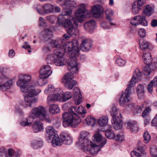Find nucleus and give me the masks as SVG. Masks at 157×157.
<instances>
[{"label":"nucleus","mask_w":157,"mask_h":157,"mask_svg":"<svg viewBox=\"0 0 157 157\" xmlns=\"http://www.w3.org/2000/svg\"><path fill=\"white\" fill-rule=\"evenodd\" d=\"M131 93L132 90L129 88H127L125 92L122 94L119 99V103L121 106H124L127 104L129 100V97Z\"/></svg>","instance_id":"obj_10"},{"label":"nucleus","mask_w":157,"mask_h":157,"mask_svg":"<svg viewBox=\"0 0 157 157\" xmlns=\"http://www.w3.org/2000/svg\"><path fill=\"white\" fill-rule=\"evenodd\" d=\"M6 151L5 148L2 147L0 148V157L6 155Z\"/></svg>","instance_id":"obj_62"},{"label":"nucleus","mask_w":157,"mask_h":157,"mask_svg":"<svg viewBox=\"0 0 157 157\" xmlns=\"http://www.w3.org/2000/svg\"><path fill=\"white\" fill-rule=\"evenodd\" d=\"M60 136L62 141V143L67 145H70L72 143L73 139L70 135L63 132L60 134Z\"/></svg>","instance_id":"obj_15"},{"label":"nucleus","mask_w":157,"mask_h":157,"mask_svg":"<svg viewBox=\"0 0 157 157\" xmlns=\"http://www.w3.org/2000/svg\"><path fill=\"white\" fill-rule=\"evenodd\" d=\"M150 153L151 156L157 155V147L152 146L151 147Z\"/></svg>","instance_id":"obj_50"},{"label":"nucleus","mask_w":157,"mask_h":157,"mask_svg":"<svg viewBox=\"0 0 157 157\" xmlns=\"http://www.w3.org/2000/svg\"><path fill=\"white\" fill-rule=\"evenodd\" d=\"M46 132V140L48 142L49 141V126L45 128Z\"/></svg>","instance_id":"obj_61"},{"label":"nucleus","mask_w":157,"mask_h":157,"mask_svg":"<svg viewBox=\"0 0 157 157\" xmlns=\"http://www.w3.org/2000/svg\"><path fill=\"white\" fill-rule=\"evenodd\" d=\"M139 44L140 48L142 50L151 49V48L150 47L148 42L144 40L142 42L141 41H140Z\"/></svg>","instance_id":"obj_32"},{"label":"nucleus","mask_w":157,"mask_h":157,"mask_svg":"<svg viewBox=\"0 0 157 157\" xmlns=\"http://www.w3.org/2000/svg\"><path fill=\"white\" fill-rule=\"evenodd\" d=\"M15 55V53L13 49L10 50L9 52V56L10 57L12 58Z\"/></svg>","instance_id":"obj_63"},{"label":"nucleus","mask_w":157,"mask_h":157,"mask_svg":"<svg viewBox=\"0 0 157 157\" xmlns=\"http://www.w3.org/2000/svg\"><path fill=\"white\" fill-rule=\"evenodd\" d=\"M36 118L42 121L49 122V114L47 113L46 109L42 106L34 108L31 111Z\"/></svg>","instance_id":"obj_7"},{"label":"nucleus","mask_w":157,"mask_h":157,"mask_svg":"<svg viewBox=\"0 0 157 157\" xmlns=\"http://www.w3.org/2000/svg\"><path fill=\"white\" fill-rule=\"evenodd\" d=\"M50 43L52 47L56 48L54 51V55L50 56L51 62L55 63L56 66H62L66 64L67 59L63 57L65 52H67V54L70 58L69 61L72 58L79 56L78 43L77 40H75L72 42L68 43L66 46L64 44L62 45L52 39H50Z\"/></svg>","instance_id":"obj_1"},{"label":"nucleus","mask_w":157,"mask_h":157,"mask_svg":"<svg viewBox=\"0 0 157 157\" xmlns=\"http://www.w3.org/2000/svg\"><path fill=\"white\" fill-rule=\"evenodd\" d=\"M84 28L85 30L91 33L96 27V22L93 20H91L84 23Z\"/></svg>","instance_id":"obj_16"},{"label":"nucleus","mask_w":157,"mask_h":157,"mask_svg":"<svg viewBox=\"0 0 157 157\" xmlns=\"http://www.w3.org/2000/svg\"><path fill=\"white\" fill-rule=\"evenodd\" d=\"M54 9L56 13L59 12L60 11V9L59 7L55 6L50 4V13L53 12Z\"/></svg>","instance_id":"obj_49"},{"label":"nucleus","mask_w":157,"mask_h":157,"mask_svg":"<svg viewBox=\"0 0 157 157\" xmlns=\"http://www.w3.org/2000/svg\"><path fill=\"white\" fill-rule=\"evenodd\" d=\"M151 25L153 27L157 26V20H152L151 21Z\"/></svg>","instance_id":"obj_64"},{"label":"nucleus","mask_w":157,"mask_h":157,"mask_svg":"<svg viewBox=\"0 0 157 157\" xmlns=\"http://www.w3.org/2000/svg\"><path fill=\"white\" fill-rule=\"evenodd\" d=\"M59 109L57 105L52 104L50 106V113L54 114L59 112Z\"/></svg>","instance_id":"obj_37"},{"label":"nucleus","mask_w":157,"mask_h":157,"mask_svg":"<svg viewBox=\"0 0 157 157\" xmlns=\"http://www.w3.org/2000/svg\"><path fill=\"white\" fill-rule=\"evenodd\" d=\"M77 144L82 147L85 151H86V150L91 147V144L93 143L89 141L87 139H85L76 142Z\"/></svg>","instance_id":"obj_18"},{"label":"nucleus","mask_w":157,"mask_h":157,"mask_svg":"<svg viewBox=\"0 0 157 157\" xmlns=\"http://www.w3.org/2000/svg\"><path fill=\"white\" fill-rule=\"evenodd\" d=\"M72 10L71 8L64 9L61 15L58 17V23L59 18H62L63 19L73 21L75 24L77 25L78 22H83L84 19L88 18L91 15V12L86 9L85 4L83 3L80 4L78 6V8L75 11V17L72 14Z\"/></svg>","instance_id":"obj_3"},{"label":"nucleus","mask_w":157,"mask_h":157,"mask_svg":"<svg viewBox=\"0 0 157 157\" xmlns=\"http://www.w3.org/2000/svg\"><path fill=\"white\" fill-rule=\"evenodd\" d=\"M91 45L92 43L90 40H83L80 46V48L82 51L86 52L90 50Z\"/></svg>","instance_id":"obj_25"},{"label":"nucleus","mask_w":157,"mask_h":157,"mask_svg":"<svg viewBox=\"0 0 157 157\" xmlns=\"http://www.w3.org/2000/svg\"><path fill=\"white\" fill-rule=\"evenodd\" d=\"M138 16H135L130 21L131 24L133 25L136 26L137 25H140L138 22Z\"/></svg>","instance_id":"obj_53"},{"label":"nucleus","mask_w":157,"mask_h":157,"mask_svg":"<svg viewBox=\"0 0 157 157\" xmlns=\"http://www.w3.org/2000/svg\"><path fill=\"white\" fill-rule=\"evenodd\" d=\"M68 112H64L62 114L63 125L65 127H71L74 128L77 127L81 121L79 116L82 114L83 117L86 113V111L81 105L78 107H72L69 109Z\"/></svg>","instance_id":"obj_4"},{"label":"nucleus","mask_w":157,"mask_h":157,"mask_svg":"<svg viewBox=\"0 0 157 157\" xmlns=\"http://www.w3.org/2000/svg\"><path fill=\"white\" fill-rule=\"evenodd\" d=\"M153 10L151 7L149 5H146L145 6L143 12L144 14L149 16L153 13Z\"/></svg>","instance_id":"obj_38"},{"label":"nucleus","mask_w":157,"mask_h":157,"mask_svg":"<svg viewBox=\"0 0 157 157\" xmlns=\"http://www.w3.org/2000/svg\"><path fill=\"white\" fill-rule=\"evenodd\" d=\"M145 0H138L137 2H134L132 8V13L135 15L141 9L142 7L144 4Z\"/></svg>","instance_id":"obj_14"},{"label":"nucleus","mask_w":157,"mask_h":157,"mask_svg":"<svg viewBox=\"0 0 157 157\" xmlns=\"http://www.w3.org/2000/svg\"><path fill=\"white\" fill-rule=\"evenodd\" d=\"M68 65L67 69L71 71L70 73L73 74L78 71L77 57L71 59L68 62Z\"/></svg>","instance_id":"obj_11"},{"label":"nucleus","mask_w":157,"mask_h":157,"mask_svg":"<svg viewBox=\"0 0 157 157\" xmlns=\"http://www.w3.org/2000/svg\"><path fill=\"white\" fill-rule=\"evenodd\" d=\"M43 37L42 40L44 42H46L49 40V29L45 28L43 31Z\"/></svg>","instance_id":"obj_33"},{"label":"nucleus","mask_w":157,"mask_h":157,"mask_svg":"<svg viewBox=\"0 0 157 157\" xmlns=\"http://www.w3.org/2000/svg\"><path fill=\"white\" fill-rule=\"evenodd\" d=\"M56 134H58L55 131L52 127H50V139L53 137V136Z\"/></svg>","instance_id":"obj_59"},{"label":"nucleus","mask_w":157,"mask_h":157,"mask_svg":"<svg viewBox=\"0 0 157 157\" xmlns=\"http://www.w3.org/2000/svg\"><path fill=\"white\" fill-rule=\"evenodd\" d=\"M6 70L4 68L0 67V77L2 79H6L7 77L6 75Z\"/></svg>","instance_id":"obj_47"},{"label":"nucleus","mask_w":157,"mask_h":157,"mask_svg":"<svg viewBox=\"0 0 157 157\" xmlns=\"http://www.w3.org/2000/svg\"><path fill=\"white\" fill-rule=\"evenodd\" d=\"M142 75V73L140 71L139 69H135L134 73L133 78L135 80H138V81L140 79Z\"/></svg>","instance_id":"obj_42"},{"label":"nucleus","mask_w":157,"mask_h":157,"mask_svg":"<svg viewBox=\"0 0 157 157\" xmlns=\"http://www.w3.org/2000/svg\"><path fill=\"white\" fill-rule=\"evenodd\" d=\"M36 118V117L31 112L27 118L25 120L22 121L20 124L22 126H30Z\"/></svg>","instance_id":"obj_17"},{"label":"nucleus","mask_w":157,"mask_h":157,"mask_svg":"<svg viewBox=\"0 0 157 157\" xmlns=\"http://www.w3.org/2000/svg\"><path fill=\"white\" fill-rule=\"evenodd\" d=\"M74 93L73 97L75 99V104L77 105H79L81 102L82 96L80 93L79 88L75 87L74 88Z\"/></svg>","instance_id":"obj_20"},{"label":"nucleus","mask_w":157,"mask_h":157,"mask_svg":"<svg viewBox=\"0 0 157 157\" xmlns=\"http://www.w3.org/2000/svg\"><path fill=\"white\" fill-rule=\"evenodd\" d=\"M63 4H62V7L63 9H73L76 6V3L74 0H65Z\"/></svg>","instance_id":"obj_21"},{"label":"nucleus","mask_w":157,"mask_h":157,"mask_svg":"<svg viewBox=\"0 0 157 157\" xmlns=\"http://www.w3.org/2000/svg\"><path fill=\"white\" fill-rule=\"evenodd\" d=\"M33 129L34 132L37 133L43 130V125L39 120L35 121L33 124Z\"/></svg>","instance_id":"obj_19"},{"label":"nucleus","mask_w":157,"mask_h":157,"mask_svg":"<svg viewBox=\"0 0 157 157\" xmlns=\"http://www.w3.org/2000/svg\"><path fill=\"white\" fill-rule=\"evenodd\" d=\"M52 139L51 142L52 146L55 147L57 146H61L62 144V141L61 138H60L58 134H56L53 136V137L51 138Z\"/></svg>","instance_id":"obj_26"},{"label":"nucleus","mask_w":157,"mask_h":157,"mask_svg":"<svg viewBox=\"0 0 157 157\" xmlns=\"http://www.w3.org/2000/svg\"><path fill=\"white\" fill-rule=\"evenodd\" d=\"M111 113L112 115V120L111 122L113 126L116 130H118L122 127V117L120 110L115 105H113L112 107Z\"/></svg>","instance_id":"obj_6"},{"label":"nucleus","mask_w":157,"mask_h":157,"mask_svg":"<svg viewBox=\"0 0 157 157\" xmlns=\"http://www.w3.org/2000/svg\"><path fill=\"white\" fill-rule=\"evenodd\" d=\"M102 147L101 145H96L92 143L91 144V147L86 150V151H90L91 154H96L100 150Z\"/></svg>","instance_id":"obj_24"},{"label":"nucleus","mask_w":157,"mask_h":157,"mask_svg":"<svg viewBox=\"0 0 157 157\" xmlns=\"http://www.w3.org/2000/svg\"><path fill=\"white\" fill-rule=\"evenodd\" d=\"M144 138V143H147L150 141L151 137L149 133L147 131H145L143 134Z\"/></svg>","instance_id":"obj_46"},{"label":"nucleus","mask_w":157,"mask_h":157,"mask_svg":"<svg viewBox=\"0 0 157 157\" xmlns=\"http://www.w3.org/2000/svg\"><path fill=\"white\" fill-rule=\"evenodd\" d=\"M136 92L138 98L142 99L144 94V87L142 84H139L137 87Z\"/></svg>","instance_id":"obj_30"},{"label":"nucleus","mask_w":157,"mask_h":157,"mask_svg":"<svg viewBox=\"0 0 157 157\" xmlns=\"http://www.w3.org/2000/svg\"><path fill=\"white\" fill-rule=\"evenodd\" d=\"M105 134L108 138L110 139H114L115 135L113 131L111 129H107L105 132Z\"/></svg>","instance_id":"obj_43"},{"label":"nucleus","mask_w":157,"mask_h":157,"mask_svg":"<svg viewBox=\"0 0 157 157\" xmlns=\"http://www.w3.org/2000/svg\"><path fill=\"white\" fill-rule=\"evenodd\" d=\"M149 65H147L143 69L144 74V75L147 76L150 73V68Z\"/></svg>","instance_id":"obj_51"},{"label":"nucleus","mask_w":157,"mask_h":157,"mask_svg":"<svg viewBox=\"0 0 157 157\" xmlns=\"http://www.w3.org/2000/svg\"><path fill=\"white\" fill-rule=\"evenodd\" d=\"M127 127L130 129L132 132H136L138 130V128L136 123L128 122L127 123Z\"/></svg>","instance_id":"obj_39"},{"label":"nucleus","mask_w":157,"mask_h":157,"mask_svg":"<svg viewBox=\"0 0 157 157\" xmlns=\"http://www.w3.org/2000/svg\"><path fill=\"white\" fill-rule=\"evenodd\" d=\"M144 145L140 141H138L137 144V151H133L131 152L132 157H140L141 155L145 154Z\"/></svg>","instance_id":"obj_12"},{"label":"nucleus","mask_w":157,"mask_h":157,"mask_svg":"<svg viewBox=\"0 0 157 157\" xmlns=\"http://www.w3.org/2000/svg\"><path fill=\"white\" fill-rule=\"evenodd\" d=\"M138 22L140 25H141L144 26L147 25L148 23L146 20L145 16L143 15H138Z\"/></svg>","instance_id":"obj_35"},{"label":"nucleus","mask_w":157,"mask_h":157,"mask_svg":"<svg viewBox=\"0 0 157 157\" xmlns=\"http://www.w3.org/2000/svg\"><path fill=\"white\" fill-rule=\"evenodd\" d=\"M101 6L99 5L94 6L92 9V12L94 16L96 18L100 17L101 15L100 11Z\"/></svg>","instance_id":"obj_27"},{"label":"nucleus","mask_w":157,"mask_h":157,"mask_svg":"<svg viewBox=\"0 0 157 157\" xmlns=\"http://www.w3.org/2000/svg\"><path fill=\"white\" fill-rule=\"evenodd\" d=\"M23 77L22 78L19 79L17 84L20 87L22 92L27 93L24 97L25 101L26 103L25 105L32 107V104L37 101V99L34 98V96L37 95L40 90L39 89H36L33 86L27 85L31 79L30 75H23Z\"/></svg>","instance_id":"obj_2"},{"label":"nucleus","mask_w":157,"mask_h":157,"mask_svg":"<svg viewBox=\"0 0 157 157\" xmlns=\"http://www.w3.org/2000/svg\"><path fill=\"white\" fill-rule=\"evenodd\" d=\"M60 95L57 92L54 87L50 84V101L60 100Z\"/></svg>","instance_id":"obj_13"},{"label":"nucleus","mask_w":157,"mask_h":157,"mask_svg":"<svg viewBox=\"0 0 157 157\" xmlns=\"http://www.w3.org/2000/svg\"><path fill=\"white\" fill-rule=\"evenodd\" d=\"M154 85V84L151 81L149 84L148 85L147 89L148 92L149 93L151 94L152 93L153 87L154 86H155Z\"/></svg>","instance_id":"obj_57"},{"label":"nucleus","mask_w":157,"mask_h":157,"mask_svg":"<svg viewBox=\"0 0 157 157\" xmlns=\"http://www.w3.org/2000/svg\"><path fill=\"white\" fill-rule=\"evenodd\" d=\"M86 121L87 122V123L88 124H93L95 121V119L93 118H90V119L89 118L86 119Z\"/></svg>","instance_id":"obj_60"},{"label":"nucleus","mask_w":157,"mask_h":157,"mask_svg":"<svg viewBox=\"0 0 157 157\" xmlns=\"http://www.w3.org/2000/svg\"><path fill=\"white\" fill-rule=\"evenodd\" d=\"M49 65L44 66L40 71V78L37 81L38 85L43 86L48 83V81L46 79L49 76Z\"/></svg>","instance_id":"obj_8"},{"label":"nucleus","mask_w":157,"mask_h":157,"mask_svg":"<svg viewBox=\"0 0 157 157\" xmlns=\"http://www.w3.org/2000/svg\"><path fill=\"white\" fill-rule=\"evenodd\" d=\"M43 56L46 60H48V57L49 55V46L48 45H45L43 47Z\"/></svg>","instance_id":"obj_41"},{"label":"nucleus","mask_w":157,"mask_h":157,"mask_svg":"<svg viewBox=\"0 0 157 157\" xmlns=\"http://www.w3.org/2000/svg\"><path fill=\"white\" fill-rule=\"evenodd\" d=\"M124 139V134L123 132H121L115 135L114 139L115 140L119 142H122Z\"/></svg>","instance_id":"obj_45"},{"label":"nucleus","mask_w":157,"mask_h":157,"mask_svg":"<svg viewBox=\"0 0 157 157\" xmlns=\"http://www.w3.org/2000/svg\"><path fill=\"white\" fill-rule=\"evenodd\" d=\"M87 135V132H82L80 134V136L79 138V141H80L82 140L87 139L86 136Z\"/></svg>","instance_id":"obj_58"},{"label":"nucleus","mask_w":157,"mask_h":157,"mask_svg":"<svg viewBox=\"0 0 157 157\" xmlns=\"http://www.w3.org/2000/svg\"><path fill=\"white\" fill-rule=\"evenodd\" d=\"M63 78L65 87L68 90L72 89L77 83L76 81L73 80V75L71 73H66Z\"/></svg>","instance_id":"obj_9"},{"label":"nucleus","mask_w":157,"mask_h":157,"mask_svg":"<svg viewBox=\"0 0 157 157\" xmlns=\"http://www.w3.org/2000/svg\"><path fill=\"white\" fill-rule=\"evenodd\" d=\"M139 35L142 38H144L146 35V33L145 30L143 29H140L138 32Z\"/></svg>","instance_id":"obj_56"},{"label":"nucleus","mask_w":157,"mask_h":157,"mask_svg":"<svg viewBox=\"0 0 157 157\" xmlns=\"http://www.w3.org/2000/svg\"><path fill=\"white\" fill-rule=\"evenodd\" d=\"M108 122L107 116H104L100 117L98 120V124L101 127H104L106 125Z\"/></svg>","instance_id":"obj_31"},{"label":"nucleus","mask_w":157,"mask_h":157,"mask_svg":"<svg viewBox=\"0 0 157 157\" xmlns=\"http://www.w3.org/2000/svg\"><path fill=\"white\" fill-rule=\"evenodd\" d=\"M105 13L107 16L106 17V19L109 21L108 23L111 25H114L115 24L111 22L112 20L110 18V17L113 15V11L110 10H107L105 11Z\"/></svg>","instance_id":"obj_40"},{"label":"nucleus","mask_w":157,"mask_h":157,"mask_svg":"<svg viewBox=\"0 0 157 157\" xmlns=\"http://www.w3.org/2000/svg\"><path fill=\"white\" fill-rule=\"evenodd\" d=\"M5 157H18V156L13 149L9 148L6 151Z\"/></svg>","instance_id":"obj_36"},{"label":"nucleus","mask_w":157,"mask_h":157,"mask_svg":"<svg viewBox=\"0 0 157 157\" xmlns=\"http://www.w3.org/2000/svg\"><path fill=\"white\" fill-rule=\"evenodd\" d=\"M31 145L34 149H38L41 148L42 146L43 142L41 141L34 140L32 142Z\"/></svg>","instance_id":"obj_34"},{"label":"nucleus","mask_w":157,"mask_h":157,"mask_svg":"<svg viewBox=\"0 0 157 157\" xmlns=\"http://www.w3.org/2000/svg\"><path fill=\"white\" fill-rule=\"evenodd\" d=\"M37 11L40 14L45 15L49 12V4L47 3L42 6V9L40 10L37 9Z\"/></svg>","instance_id":"obj_29"},{"label":"nucleus","mask_w":157,"mask_h":157,"mask_svg":"<svg viewBox=\"0 0 157 157\" xmlns=\"http://www.w3.org/2000/svg\"><path fill=\"white\" fill-rule=\"evenodd\" d=\"M75 24L73 21L70 20H67L62 18H59V24L62 25L64 27L67 31V33L69 35L66 34H64L62 38L59 40L58 41L53 40L56 41L59 44H61L62 45L63 44L66 46L69 42L67 43L66 42V40H68L72 36H76L78 33V30L74 26L73 24Z\"/></svg>","instance_id":"obj_5"},{"label":"nucleus","mask_w":157,"mask_h":157,"mask_svg":"<svg viewBox=\"0 0 157 157\" xmlns=\"http://www.w3.org/2000/svg\"><path fill=\"white\" fill-rule=\"evenodd\" d=\"M60 96L61 97H62L63 101L65 102L70 99L72 97V95L71 92L67 91L64 93L62 94L61 96Z\"/></svg>","instance_id":"obj_44"},{"label":"nucleus","mask_w":157,"mask_h":157,"mask_svg":"<svg viewBox=\"0 0 157 157\" xmlns=\"http://www.w3.org/2000/svg\"><path fill=\"white\" fill-rule=\"evenodd\" d=\"M138 80H135L133 78H132L130 81L128 83V86L127 88H129L131 90V88L135 84L136 82H138Z\"/></svg>","instance_id":"obj_55"},{"label":"nucleus","mask_w":157,"mask_h":157,"mask_svg":"<svg viewBox=\"0 0 157 157\" xmlns=\"http://www.w3.org/2000/svg\"><path fill=\"white\" fill-rule=\"evenodd\" d=\"M39 26L43 27L47 26V24L45 20L42 17H40L39 18Z\"/></svg>","instance_id":"obj_48"},{"label":"nucleus","mask_w":157,"mask_h":157,"mask_svg":"<svg viewBox=\"0 0 157 157\" xmlns=\"http://www.w3.org/2000/svg\"><path fill=\"white\" fill-rule=\"evenodd\" d=\"M94 141L97 143H101L99 145H101V147L104 146L106 143V140L105 138L99 133H96L94 135Z\"/></svg>","instance_id":"obj_22"},{"label":"nucleus","mask_w":157,"mask_h":157,"mask_svg":"<svg viewBox=\"0 0 157 157\" xmlns=\"http://www.w3.org/2000/svg\"><path fill=\"white\" fill-rule=\"evenodd\" d=\"M116 63L118 66H122L125 64L126 62L121 58H118L116 60Z\"/></svg>","instance_id":"obj_54"},{"label":"nucleus","mask_w":157,"mask_h":157,"mask_svg":"<svg viewBox=\"0 0 157 157\" xmlns=\"http://www.w3.org/2000/svg\"><path fill=\"white\" fill-rule=\"evenodd\" d=\"M143 58L144 62L147 65H151L152 62L151 56L149 53H144L143 55Z\"/></svg>","instance_id":"obj_28"},{"label":"nucleus","mask_w":157,"mask_h":157,"mask_svg":"<svg viewBox=\"0 0 157 157\" xmlns=\"http://www.w3.org/2000/svg\"><path fill=\"white\" fill-rule=\"evenodd\" d=\"M151 109L150 107H147L144 110L142 114V117L144 118L145 117H147L149 112L151 111Z\"/></svg>","instance_id":"obj_52"},{"label":"nucleus","mask_w":157,"mask_h":157,"mask_svg":"<svg viewBox=\"0 0 157 157\" xmlns=\"http://www.w3.org/2000/svg\"><path fill=\"white\" fill-rule=\"evenodd\" d=\"M15 82L14 79L10 80L4 83H0V90L2 91H5L9 89Z\"/></svg>","instance_id":"obj_23"}]
</instances>
